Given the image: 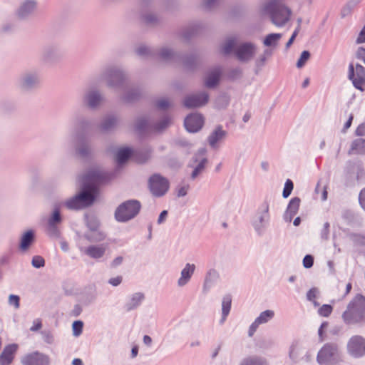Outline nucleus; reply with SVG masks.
<instances>
[{
    "label": "nucleus",
    "mask_w": 365,
    "mask_h": 365,
    "mask_svg": "<svg viewBox=\"0 0 365 365\" xmlns=\"http://www.w3.org/2000/svg\"><path fill=\"white\" fill-rule=\"evenodd\" d=\"M359 202L360 205H365V187L359 194Z\"/></svg>",
    "instance_id": "774afa93"
},
{
    "label": "nucleus",
    "mask_w": 365,
    "mask_h": 365,
    "mask_svg": "<svg viewBox=\"0 0 365 365\" xmlns=\"http://www.w3.org/2000/svg\"><path fill=\"white\" fill-rule=\"evenodd\" d=\"M170 123V118L168 116H165L153 126V130L156 132H160L168 128Z\"/></svg>",
    "instance_id": "4c0bfd02"
},
{
    "label": "nucleus",
    "mask_w": 365,
    "mask_h": 365,
    "mask_svg": "<svg viewBox=\"0 0 365 365\" xmlns=\"http://www.w3.org/2000/svg\"><path fill=\"white\" fill-rule=\"evenodd\" d=\"M61 57V50L58 46L55 44L45 46L42 51L41 59L46 65H53L57 63Z\"/></svg>",
    "instance_id": "ddd939ff"
},
{
    "label": "nucleus",
    "mask_w": 365,
    "mask_h": 365,
    "mask_svg": "<svg viewBox=\"0 0 365 365\" xmlns=\"http://www.w3.org/2000/svg\"><path fill=\"white\" fill-rule=\"evenodd\" d=\"M87 225L91 231L96 232L99 227V222L95 217H87Z\"/></svg>",
    "instance_id": "6e6d98bb"
},
{
    "label": "nucleus",
    "mask_w": 365,
    "mask_h": 365,
    "mask_svg": "<svg viewBox=\"0 0 365 365\" xmlns=\"http://www.w3.org/2000/svg\"><path fill=\"white\" fill-rule=\"evenodd\" d=\"M85 252L91 257L97 259L103 256L106 247L103 246H90Z\"/></svg>",
    "instance_id": "7c9ffc66"
},
{
    "label": "nucleus",
    "mask_w": 365,
    "mask_h": 365,
    "mask_svg": "<svg viewBox=\"0 0 365 365\" xmlns=\"http://www.w3.org/2000/svg\"><path fill=\"white\" fill-rule=\"evenodd\" d=\"M159 51H156L154 49H152L151 48L145 46V45H140L135 49V53L137 55L141 57H148V56H158L159 58H160L159 56Z\"/></svg>",
    "instance_id": "c756f323"
},
{
    "label": "nucleus",
    "mask_w": 365,
    "mask_h": 365,
    "mask_svg": "<svg viewBox=\"0 0 365 365\" xmlns=\"http://www.w3.org/2000/svg\"><path fill=\"white\" fill-rule=\"evenodd\" d=\"M355 133L358 136H363L365 135V125H359L355 130Z\"/></svg>",
    "instance_id": "338daca9"
},
{
    "label": "nucleus",
    "mask_w": 365,
    "mask_h": 365,
    "mask_svg": "<svg viewBox=\"0 0 365 365\" xmlns=\"http://www.w3.org/2000/svg\"><path fill=\"white\" fill-rule=\"evenodd\" d=\"M345 185L350 186L355 181L360 180L365 176V170L361 161H349L345 168Z\"/></svg>",
    "instance_id": "1a4fd4ad"
},
{
    "label": "nucleus",
    "mask_w": 365,
    "mask_h": 365,
    "mask_svg": "<svg viewBox=\"0 0 365 365\" xmlns=\"http://www.w3.org/2000/svg\"><path fill=\"white\" fill-rule=\"evenodd\" d=\"M221 76V70L219 68H215L210 71L205 80V85L209 88H215L219 83Z\"/></svg>",
    "instance_id": "393cba45"
},
{
    "label": "nucleus",
    "mask_w": 365,
    "mask_h": 365,
    "mask_svg": "<svg viewBox=\"0 0 365 365\" xmlns=\"http://www.w3.org/2000/svg\"><path fill=\"white\" fill-rule=\"evenodd\" d=\"M72 123L77 131L83 133L88 131L93 126L91 119L83 115H75L72 119Z\"/></svg>",
    "instance_id": "4be33fe9"
},
{
    "label": "nucleus",
    "mask_w": 365,
    "mask_h": 365,
    "mask_svg": "<svg viewBox=\"0 0 365 365\" xmlns=\"http://www.w3.org/2000/svg\"><path fill=\"white\" fill-rule=\"evenodd\" d=\"M106 235L101 231H96L93 235L88 237V240L93 242H99L105 239Z\"/></svg>",
    "instance_id": "3c124183"
},
{
    "label": "nucleus",
    "mask_w": 365,
    "mask_h": 365,
    "mask_svg": "<svg viewBox=\"0 0 365 365\" xmlns=\"http://www.w3.org/2000/svg\"><path fill=\"white\" fill-rule=\"evenodd\" d=\"M294 188V183L290 179H287L284 183L282 196L284 198H287Z\"/></svg>",
    "instance_id": "de8ad7c7"
},
{
    "label": "nucleus",
    "mask_w": 365,
    "mask_h": 365,
    "mask_svg": "<svg viewBox=\"0 0 365 365\" xmlns=\"http://www.w3.org/2000/svg\"><path fill=\"white\" fill-rule=\"evenodd\" d=\"M361 2V0H349L342 8L341 15L344 18L350 15L354 9Z\"/></svg>",
    "instance_id": "72a5a7b5"
},
{
    "label": "nucleus",
    "mask_w": 365,
    "mask_h": 365,
    "mask_svg": "<svg viewBox=\"0 0 365 365\" xmlns=\"http://www.w3.org/2000/svg\"><path fill=\"white\" fill-rule=\"evenodd\" d=\"M142 18L143 21L150 26H156L160 22L159 16L153 13H146Z\"/></svg>",
    "instance_id": "e433bc0d"
},
{
    "label": "nucleus",
    "mask_w": 365,
    "mask_h": 365,
    "mask_svg": "<svg viewBox=\"0 0 365 365\" xmlns=\"http://www.w3.org/2000/svg\"><path fill=\"white\" fill-rule=\"evenodd\" d=\"M121 282H122V277H120V276L113 277L109 279V283L113 286H118L121 283Z\"/></svg>",
    "instance_id": "69168bd1"
},
{
    "label": "nucleus",
    "mask_w": 365,
    "mask_h": 365,
    "mask_svg": "<svg viewBox=\"0 0 365 365\" xmlns=\"http://www.w3.org/2000/svg\"><path fill=\"white\" fill-rule=\"evenodd\" d=\"M76 152L78 155H79L82 158H87L91 153V148L89 144L83 141L80 145L76 146Z\"/></svg>",
    "instance_id": "f704fd0d"
},
{
    "label": "nucleus",
    "mask_w": 365,
    "mask_h": 365,
    "mask_svg": "<svg viewBox=\"0 0 365 365\" xmlns=\"http://www.w3.org/2000/svg\"><path fill=\"white\" fill-rule=\"evenodd\" d=\"M227 135V132L224 130L222 126H217L208 136L207 141L209 145L212 148L217 147V143L222 140Z\"/></svg>",
    "instance_id": "a878e982"
},
{
    "label": "nucleus",
    "mask_w": 365,
    "mask_h": 365,
    "mask_svg": "<svg viewBox=\"0 0 365 365\" xmlns=\"http://www.w3.org/2000/svg\"><path fill=\"white\" fill-rule=\"evenodd\" d=\"M365 42V26L360 31L359 36L356 38L357 43H362Z\"/></svg>",
    "instance_id": "0e129e2a"
},
{
    "label": "nucleus",
    "mask_w": 365,
    "mask_h": 365,
    "mask_svg": "<svg viewBox=\"0 0 365 365\" xmlns=\"http://www.w3.org/2000/svg\"><path fill=\"white\" fill-rule=\"evenodd\" d=\"M94 84L95 82H90L82 95V103L91 110L97 109L104 101L103 93Z\"/></svg>",
    "instance_id": "6e6552de"
},
{
    "label": "nucleus",
    "mask_w": 365,
    "mask_h": 365,
    "mask_svg": "<svg viewBox=\"0 0 365 365\" xmlns=\"http://www.w3.org/2000/svg\"><path fill=\"white\" fill-rule=\"evenodd\" d=\"M203 117L199 113H192L187 115L184 120V125L190 133L199 131L203 125Z\"/></svg>",
    "instance_id": "aec40b11"
},
{
    "label": "nucleus",
    "mask_w": 365,
    "mask_h": 365,
    "mask_svg": "<svg viewBox=\"0 0 365 365\" xmlns=\"http://www.w3.org/2000/svg\"><path fill=\"white\" fill-rule=\"evenodd\" d=\"M49 357L38 351L28 354L21 359L24 365H49Z\"/></svg>",
    "instance_id": "6ab92c4d"
},
{
    "label": "nucleus",
    "mask_w": 365,
    "mask_h": 365,
    "mask_svg": "<svg viewBox=\"0 0 365 365\" xmlns=\"http://www.w3.org/2000/svg\"><path fill=\"white\" fill-rule=\"evenodd\" d=\"M342 318L345 323L351 324L361 322L365 319V297L356 296L349 304Z\"/></svg>",
    "instance_id": "39448f33"
},
{
    "label": "nucleus",
    "mask_w": 365,
    "mask_h": 365,
    "mask_svg": "<svg viewBox=\"0 0 365 365\" xmlns=\"http://www.w3.org/2000/svg\"><path fill=\"white\" fill-rule=\"evenodd\" d=\"M231 308V299L227 297L222 302V314L225 317L228 315Z\"/></svg>",
    "instance_id": "5fc2aeb1"
},
{
    "label": "nucleus",
    "mask_w": 365,
    "mask_h": 365,
    "mask_svg": "<svg viewBox=\"0 0 365 365\" xmlns=\"http://www.w3.org/2000/svg\"><path fill=\"white\" fill-rule=\"evenodd\" d=\"M37 1L36 0H25L16 10V16L20 20L28 19L36 11Z\"/></svg>",
    "instance_id": "a211bd4d"
},
{
    "label": "nucleus",
    "mask_w": 365,
    "mask_h": 365,
    "mask_svg": "<svg viewBox=\"0 0 365 365\" xmlns=\"http://www.w3.org/2000/svg\"><path fill=\"white\" fill-rule=\"evenodd\" d=\"M115 173L100 168H92L79 176L81 190L76 195L67 199L62 205H92L98 195L97 184L113 179Z\"/></svg>",
    "instance_id": "f257e3e1"
},
{
    "label": "nucleus",
    "mask_w": 365,
    "mask_h": 365,
    "mask_svg": "<svg viewBox=\"0 0 365 365\" xmlns=\"http://www.w3.org/2000/svg\"><path fill=\"white\" fill-rule=\"evenodd\" d=\"M209 100L207 92L202 91L187 96L183 101V106L187 108H195L205 106Z\"/></svg>",
    "instance_id": "f3484780"
},
{
    "label": "nucleus",
    "mask_w": 365,
    "mask_h": 365,
    "mask_svg": "<svg viewBox=\"0 0 365 365\" xmlns=\"http://www.w3.org/2000/svg\"><path fill=\"white\" fill-rule=\"evenodd\" d=\"M241 365H266V363L260 358L249 357L245 359Z\"/></svg>",
    "instance_id": "c03bdc74"
},
{
    "label": "nucleus",
    "mask_w": 365,
    "mask_h": 365,
    "mask_svg": "<svg viewBox=\"0 0 365 365\" xmlns=\"http://www.w3.org/2000/svg\"><path fill=\"white\" fill-rule=\"evenodd\" d=\"M230 103V98L226 94L220 96L216 100V106L218 108H226Z\"/></svg>",
    "instance_id": "a18cd8bd"
},
{
    "label": "nucleus",
    "mask_w": 365,
    "mask_h": 365,
    "mask_svg": "<svg viewBox=\"0 0 365 365\" xmlns=\"http://www.w3.org/2000/svg\"><path fill=\"white\" fill-rule=\"evenodd\" d=\"M309 58L310 53L308 51H302L297 63V68H302Z\"/></svg>",
    "instance_id": "09e8293b"
},
{
    "label": "nucleus",
    "mask_w": 365,
    "mask_h": 365,
    "mask_svg": "<svg viewBox=\"0 0 365 365\" xmlns=\"http://www.w3.org/2000/svg\"><path fill=\"white\" fill-rule=\"evenodd\" d=\"M135 128L136 131L140 134H143L150 129L153 130V126L149 124L145 117L138 118L135 120Z\"/></svg>",
    "instance_id": "c85d7f7f"
},
{
    "label": "nucleus",
    "mask_w": 365,
    "mask_h": 365,
    "mask_svg": "<svg viewBox=\"0 0 365 365\" xmlns=\"http://www.w3.org/2000/svg\"><path fill=\"white\" fill-rule=\"evenodd\" d=\"M207 159L206 158H203L200 161V163L195 168V169L193 170V171H192V173L191 174L192 179H195V178H197V175L204 170V168L205 167V164L207 163Z\"/></svg>",
    "instance_id": "a19ab883"
},
{
    "label": "nucleus",
    "mask_w": 365,
    "mask_h": 365,
    "mask_svg": "<svg viewBox=\"0 0 365 365\" xmlns=\"http://www.w3.org/2000/svg\"><path fill=\"white\" fill-rule=\"evenodd\" d=\"M256 48V46L254 43L245 42L241 43L236 48L235 53L239 61L247 62L254 57Z\"/></svg>",
    "instance_id": "dca6fc26"
},
{
    "label": "nucleus",
    "mask_w": 365,
    "mask_h": 365,
    "mask_svg": "<svg viewBox=\"0 0 365 365\" xmlns=\"http://www.w3.org/2000/svg\"><path fill=\"white\" fill-rule=\"evenodd\" d=\"M144 299L143 294L136 293L132 297V304H130L129 309H131L140 304L142 300Z\"/></svg>",
    "instance_id": "603ef678"
},
{
    "label": "nucleus",
    "mask_w": 365,
    "mask_h": 365,
    "mask_svg": "<svg viewBox=\"0 0 365 365\" xmlns=\"http://www.w3.org/2000/svg\"><path fill=\"white\" fill-rule=\"evenodd\" d=\"M348 77L356 89L361 91L365 90V68L364 66L356 63L354 68L353 63H350Z\"/></svg>",
    "instance_id": "9b49d317"
},
{
    "label": "nucleus",
    "mask_w": 365,
    "mask_h": 365,
    "mask_svg": "<svg viewBox=\"0 0 365 365\" xmlns=\"http://www.w3.org/2000/svg\"><path fill=\"white\" fill-rule=\"evenodd\" d=\"M274 315V313L272 310H266L262 312L259 316L255 319L259 324L267 322Z\"/></svg>",
    "instance_id": "ea45409f"
},
{
    "label": "nucleus",
    "mask_w": 365,
    "mask_h": 365,
    "mask_svg": "<svg viewBox=\"0 0 365 365\" xmlns=\"http://www.w3.org/2000/svg\"><path fill=\"white\" fill-rule=\"evenodd\" d=\"M236 44V39L235 38H230L225 41L222 45V52L224 54H230Z\"/></svg>",
    "instance_id": "58836bf2"
},
{
    "label": "nucleus",
    "mask_w": 365,
    "mask_h": 365,
    "mask_svg": "<svg viewBox=\"0 0 365 365\" xmlns=\"http://www.w3.org/2000/svg\"><path fill=\"white\" fill-rule=\"evenodd\" d=\"M348 352L354 357H361L365 354V339L361 336H353L347 344Z\"/></svg>",
    "instance_id": "2eb2a0df"
},
{
    "label": "nucleus",
    "mask_w": 365,
    "mask_h": 365,
    "mask_svg": "<svg viewBox=\"0 0 365 365\" xmlns=\"http://www.w3.org/2000/svg\"><path fill=\"white\" fill-rule=\"evenodd\" d=\"M318 293H319V292H318L317 289L312 288V289H309L307 294V297L308 300L312 301L314 303V306L319 305V304L317 302H316V300H315L317 297Z\"/></svg>",
    "instance_id": "8fccbe9b"
},
{
    "label": "nucleus",
    "mask_w": 365,
    "mask_h": 365,
    "mask_svg": "<svg viewBox=\"0 0 365 365\" xmlns=\"http://www.w3.org/2000/svg\"><path fill=\"white\" fill-rule=\"evenodd\" d=\"M41 84L39 71L36 69L24 71L17 78L18 88L24 93H31L36 90Z\"/></svg>",
    "instance_id": "423d86ee"
},
{
    "label": "nucleus",
    "mask_w": 365,
    "mask_h": 365,
    "mask_svg": "<svg viewBox=\"0 0 365 365\" xmlns=\"http://www.w3.org/2000/svg\"><path fill=\"white\" fill-rule=\"evenodd\" d=\"M118 122L119 118L116 115H108L102 119L99 128L102 132H109L117 127Z\"/></svg>",
    "instance_id": "5701e85b"
},
{
    "label": "nucleus",
    "mask_w": 365,
    "mask_h": 365,
    "mask_svg": "<svg viewBox=\"0 0 365 365\" xmlns=\"http://www.w3.org/2000/svg\"><path fill=\"white\" fill-rule=\"evenodd\" d=\"M61 221L60 212L58 210H55L52 216L48 220V225H49V229L50 230H54L55 225L56 223H59Z\"/></svg>",
    "instance_id": "79ce46f5"
},
{
    "label": "nucleus",
    "mask_w": 365,
    "mask_h": 365,
    "mask_svg": "<svg viewBox=\"0 0 365 365\" xmlns=\"http://www.w3.org/2000/svg\"><path fill=\"white\" fill-rule=\"evenodd\" d=\"M45 264V261L43 258L41 256H34L32 259V265L34 267L40 268L43 267Z\"/></svg>",
    "instance_id": "4d7b16f0"
},
{
    "label": "nucleus",
    "mask_w": 365,
    "mask_h": 365,
    "mask_svg": "<svg viewBox=\"0 0 365 365\" xmlns=\"http://www.w3.org/2000/svg\"><path fill=\"white\" fill-rule=\"evenodd\" d=\"M348 154L365 155V139L359 138L353 140Z\"/></svg>",
    "instance_id": "bb28decb"
},
{
    "label": "nucleus",
    "mask_w": 365,
    "mask_h": 365,
    "mask_svg": "<svg viewBox=\"0 0 365 365\" xmlns=\"http://www.w3.org/2000/svg\"><path fill=\"white\" fill-rule=\"evenodd\" d=\"M159 56L160 59L165 61L175 63L181 61L185 69L189 71L195 70L199 63V56L196 52H192L182 57L178 52L168 46L160 48Z\"/></svg>",
    "instance_id": "7ed1b4c3"
},
{
    "label": "nucleus",
    "mask_w": 365,
    "mask_h": 365,
    "mask_svg": "<svg viewBox=\"0 0 365 365\" xmlns=\"http://www.w3.org/2000/svg\"><path fill=\"white\" fill-rule=\"evenodd\" d=\"M140 207H118L115 217L118 222H126L133 218L140 210Z\"/></svg>",
    "instance_id": "412c9836"
},
{
    "label": "nucleus",
    "mask_w": 365,
    "mask_h": 365,
    "mask_svg": "<svg viewBox=\"0 0 365 365\" xmlns=\"http://www.w3.org/2000/svg\"><path fill=\"white\" fill-rule=\"evenodd\" d=\"M18 346L16 344H9L6 346L1 354L0 355V364L9 365L14 359L15 353L16 352Z\"/></svg>",
    "instance_id": "b1692460"
},
{
    "label": "nucleus",
    "mask_w": 365,
    "mask_h": 365,
    "mask_svg": "<svg viewBox=\"0 0 365 365\" xmlns=\"http://www.w3.org/2000/svg\"><path fill=\"white\" fill-rule=\"evenodd\" d=\"M151 152L152 150L150 148L137 149L134 151L128 147L122 148L118 150L115 160L118 165H121L125 163L133 155L138 163H144L150 158Z\"/></svg>",
    "instance_id": "0eeeda50"
},
{
    "label": "nucleus",
    "mask_w": 365,
    "mask_h": 365,
    "mask_svg": "<svg viewBox=\"0 0 365 365\" xmlns=\"http://www.w3.org/2000/svg\"><path fill=\"white\" fill-rule=\"evenodd\" d=\"M170 104L168 99L161 98L157 101L156 106L160 110H166L170 107Z\"/></svg>",
    "instance_id": "13d9d810"
},
{
    "label": "nucleus",
    "mask_w": 365,
    "mask_h": 365,
    "mask_svg": "<svg viewBox=\"0 0 365 365\" xmlns=\"http://www.w3.org/2000/svg\"><path fill=\"white\" fill-rule=\"evenodd\" d=\"M99 78L105 80L108 88L120 91L128 81V75L120 66H108L102 70Z\"/></svg>",
    "instance_id": "20e7f679"
},
{
    "label": "nucleus",
    "mask_w": 365,
    "mask_h": 365,
    "mask_svg": "<svg viewBox=\"0 0 365 365\" xmlns=\"http://www.w3.org/2000/svg\"><path fill=\"white\" fill-rule=\"evenodd\" d=\"M149 188L153 196H163L169 189L168 180L159 174L153 175L148 182Z\"/></svg>",
    "instance_id": "9d476101"
},
{
    "label": "nucleus",
    "mask_w": 365,
    "mask_h": 365,
    "mask_svg": "<svg viewBox=\"0 0 365 365\" xmlns=\"http://www.w3.org/2000/svg\"><path fill=\"white\" fill-rule=\"evenodd\" d=\"M34 240V232L31 230L27 231L21 237L20 247L26 250Z\"/></svg>",
    "instance_id": "c9c22d12"
},
{
    "label": "nucleus",
    "mask_w": 365,
    "mask_h": 365,
    "mask_svg": "<svg viewBox=\"0 0 365 365\" xmlns=\"http://www.w3.org/2000/svg\"><path fill=\"white\" fill-rule=\"evenodd\" d=\"M122 91L120 99L125 103H133L139 101L143 95V88L138 85L130 84L128 81L120 89Z\"/></svg>",
    "instance_id": "f8f14e48"
},
{
    "label": "nucleus",
    "mask_w": 365,
    "mask_h": 365,
    "mask_svg": "<svg viewBox=\"0 0 365 365\" xmlns=\"http://www.w3.org/2000/svg\"><path fill=\"white\" fill-rule=\"evenodd\" d=\"M314 258L312 255H307L303 259V265L305 268H310L313 266Z\"/></svg>",
    "instance_id": "052dcab7"
},
{
    "label": "nucleus",
    "mask_w": 365,
    "mask_h": 365,
    "mask_svg": "<svg viewBox=\"0 0 365 365\" xmlns=\"http://www.w3.org/2000/svg\"><path fill=\"white\" fill-rule=\"evenodd\" d=\"M219 0H205L204 7L207 10L214 9L218 4Z\"/></svg>",
    "instance_id": "680f3d73"
},
{
    "label": "nucleus",
    "mask_w": 365,
    "mask_h": 365,
    "mask_svg": "<svg viewBox=\"0 0 365 365\" xmlns=\"http://www.w3.org/2000/svg\"><path fill=\"white\" fill-rule=\"evenodd\" d=\"M201 29V24L196 23L187 26L182 31V36L185 39H190L192 36L197 34Z\"/></svg>",
    "instance_id": "2f4dec72"
},
{
    "label": "nucleus",
    "mask_w": 365,
    "mask_h": 365,
    "mask_svg": "<svg viewBox=\"0 0 365 365\" xmlns=\"http://www.w3.org/2000/svg\"><path fill=\"white\" fill-rule=\"evenodd\" d=\"M262 12L267 15L272 23L282 27L289 20L292 11L280 0H269L262 7Z\"/></svg>",
    "instance_id": "f03ea898"
},
{
    "label": "nucleus",
    "mask_w": 365,
    "mask_h": 365,
    "mask_svg": "<svg viewBox=\"0 0 365 365\" xmlns=\"http://www.w3.org/2000/svg\"><path fill=\"white\" fill-rule=\"evenodd\" d=\"M336 354V345L326 344L319 350L317 355V361L321 365H328L335 359Z\"/></svg>",
    "instance_id": "4468645a"
},
{
    "label": "nucleus",
    "mask_w": 365,
    "mask_h": 365,
    "mask_svg": "<svg viewBox=\"0 0 365 365\" xmlns=\"http://www.w3.org/2000/svg\"><path fill=\"white\" fill-rule=\"evenodd\" d=\"M242 71L240 68L232 69L229 73V77L232 79L240 78L242 76Z\"/></svg>",
    "instance_id": "bf43d9fd"
},
{
    "label": "nucleus",
    "mask_w": 365,
    "mask_h": 365,
    "mask_svg": "<svg viewBox=\"0 0 365 365\" xmlns=\"http://www.w3.org/2000/svg\"><path fill=\"white\" fill-rule=\"evenodd\" d=\"M333 311V307L330 304H323L318 309V314L323 317H328Z\"/></svg>",
    "instance_id": "49530a36"
},
{
    "label": "nucleus",
    "mask_w": 365,
    "mask_h": 365,
    "mask_svg": "<svg viewBox=\"0 0 365 365\" xmlns=\"http://www.w3.org/2000/svg\"><path fill=\"white\" fill-rule=\"evenodd\" d=\"M83 326L81 321H75L72 325L73 335L79 336L82 333Z\"/></svg>",
    "instance_id": "864d4df0"
},
{
    "label": "nucleus",
    "mask_w": 365,
    "mask_h": 365,
    "mask_svg": "<svg viewBox=\"0 0 365 365\" xmlns=\"http://www.w3.org/2000/svg\"><path fill=\"white\" fill-rule=\"evenodd\" d=\"M315 192L317 194V197H319L322 201H324L327 199V190L325 186H321L319 182L317 183Z\"/></svg>",
    "instance_id": "37998d69"
},
{
    "label": "nucleus",
    "mask_w": 365,
    "mask_h": 365,
    "mask_svg": "<svg viewBox=\"0 0 365 365\" xmlns=\"http://www.w3.org/2000/svg\"><path fill=\"white\" fill-rule=\"evenodd\" d=\"M282 34L279 33H272L267 35L263 41V43L265 46H276L278 41L282 38Z\"/></svg>",
    "instance_id": "473e14b6"
},
{
    "label": "nucleus",
    "mask_w": 365,
    "mask_h": 365,
    "mask_svg": "<svg viewBox=\"0 0 365 365\" xmlns=\"http://www.w3.org/2000/svg\"><path fill=\"white\" fill-rule=\"evenodd\" d=\"M195 268L194 264H186L185 267L182 270L181 277L178 280V284L180 286L185 285L188 282L194 272Z\"/></svg>",
    "instance_id": "cd10ccee"
},
{
    "label": "nucleus",
    "mask_w": 365,
    "mask_h": 365,
    "mask_svg": "<svg viewBox=\"0 0 365 365\" xmlns=\"http://www.w3.org/2000/svg\"><path fill=\"white\" fill-rule=\"evenodd\" d=\"M9 303L11 304H14L15 307L18 308L19 307V297L16 295H10Z\"/></svg>",
    "instance_id": "e2e57ef3"
}]
</instances>
